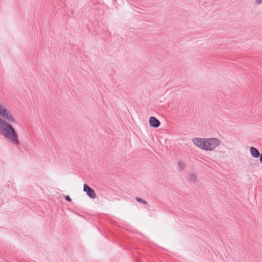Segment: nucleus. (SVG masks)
<instances>
[{"mask_svg":"<svg viewBox=\"0 0 262 262\" xmlns=\"http://www.w3.org/2000/svg\"><path fill=\"white\" fill-rule=\"evenodd\" d=\"M150 125L153 127H158L160 125V122L155 117H150L149 119Z\"/></svg>","mask_w":262,"mask_h":262,"instance_id":"20e7f679","label":"nucleus"},{"mask_svg":"<svg viewBox=\"0 0 262 262\" xmlns=\"http://www.w3.org/2000/svg\"><path fill=\"white\" fill-rule=\"evenodd\" d=\"M83 191L85 192L87 195L91 198L94 199L96 198V194L94 190L86 184H84L83 185Z\"/></svg>","mask_w":262,"mask_h":262,"instance_id":"7ed1b4c3","label":"nucleus"},{"mask_svg":"<svg viewBox=\"0 0 262 262\" xmlns=\"http://www.w3.org/2000/svg\"><path fill=\"white\" fill-rule=\"evenodd\" d=\"M188 180L192 182H195L196 181L197 177L195 174H190L188 178Z\"/></svg>","mask_w":262,"mask_h":262,"instance_id":"423d86ee","label":"nucleus"},{"mask_svg":"<svg viewBox=\"0 0 262 262\" xmlns=\"http://www.w3.org/2000/svg\"><path fill=\"white\" fill-rule=\"evenodd\" d=\"M17 122V119L12 112L0 101V134L12 144H19L18 135L12 124Z\"/></svg>","mask_w":262,"mask_h":262,"instance_id":"f257e3e1","label":"nucleus"},{"mask_svg":"<svg viewBox=\"0 0 262 262\" xmlns=\"http://www.w3.org/2000/svg\"><path fill=\"white\" fill-rule=\"evenodd\" d=\"M66 199L68 201H69V202H71V199L70 198V197L69 196V195H67L66 197Z\"/></svg>","mask_w":262,"mask_h":262,"instance_id":"1a4fd4ad","label":"nucleus"},{"mask_svg":"<svg viewBox=\"0 0 262 262\" xmlns=\"http://www.w3.org/2000/svg\"><path fill=\"white\" fill-rule=\"evenodd\" d=\"M179 165L180 167H182L183 166V164H179Z\"/></svg>","mask_w":262,"mask_h":262,"instance_id":"9b49d317","label":"nucleus"},{"mask_svg":"<svg viewBox=\"0 0 262 262\" xmlns=\"http://www.w3.org/2000/svg\"><path fill=\"white\" fill-rule=\"evenodd\" d=\"M255 3H256V4L257 5H259L261 3H262V0H256Z\"/></svg>","mask_w":262,"mask_h":262,"instance_id":"6e6552de","label":"nucleus"},{"mask_svg":"<svg viewBox=\"0 0 262 262\" xmlns=\"http://www.w3.org/2000/svg\"><path fill=\"white\" fill-rule=\"evenodd\" d=\"M250 154L252 156V157L255 158H257L259 157L260 156V154H259V151L255 147H251L250 148Z\"/></svg>","mask_w":262,"mask_h":262,"instance_id":"39448f33","label":"nucleus"},{"mask_svg":"<svg viewBox=\"0 0 262 262\" xmlns=\"http://www.w3.org/2000/svg\"><path fill=\"white\" fill-rule=\"evenodd\" d=\"M136 200L138 201V202H141L143 204H146V202L143 200L142 199H141L140 198H136Z\"/></svg>","mask_w":262,"mask_h":262,"instance_id":"0eeeda50","label":"nucleus"},{"mask_svg":"<svg viewBox=\"0 0 262 262\" xmlns=\"http://www.w3.org/2000/svg\"><path fill=\"white\" fill-rule=\"evenodd\" d=\"M192 142L196 146L202 150L211 151L216 148L220 145L221 141L215 138H194L192 139Z\"/></svg>","mask_w":262,"mask_h":262,"instance_id":"f03ea898","label":"nucleus"},{"mask_svg":"<svg viewBox=\"0 0 262 262\" xmlns=\"http://www.w3.org/2000/svg\"><path fill=\"white\" fill-rule=\"evenodd\" d=\"M260 161L262 163V154L260 155Z\"/></svg>","mask_w":262,"mask_h":262,"instance_id":"9d476101","label":"nucleus"}]
</instances>
